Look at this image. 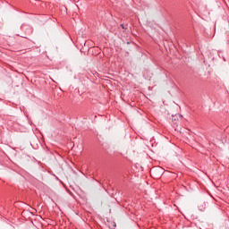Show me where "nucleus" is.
Returning a JSON list of instances; mask_svg holds the SVG:
<instances>
[{
	"label": "nucleus",
	"mask_w": 229,
	"mask_h": 229,
	"mask_svg": "<svg viewBox=\"0 0 229 229\" xmlns=\"http://www.w3.org/2000/svg\"><path fill=\"white\" fill-rule=\"evenodd\" d=\"M223 60H224V62H226V59L225 57L223 58Z\"/></svg>",
	"instance_id": "nucleus-2"
},
{
	"label": "nucleus",
	"mask_w": 229,
	"mask_h": 229,
	"mask_svg": "<svg viewBox=\"0 0 229 229\" xmlns=\"http://www.w3.org/2000/svg\"><path fill=\"white\" fill-rule=\"evenodd\" d=\"M121 28L123 29V30H128V25H124V24H121Z\"/></svg>",
	"instance_id": "nucleus-1"
}]
</instances>
